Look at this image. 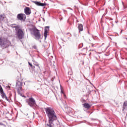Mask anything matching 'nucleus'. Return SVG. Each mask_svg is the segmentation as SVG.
<instances>
[{
  "label": "nucleus",
  "instance_id": "nucleus-1",
  "mask_svg": "<svg viewBox=\"0 0 127 127\" xmlns=\"http://www.w3.org/2000/svg\"><path fill=\"white\" fill-rule=\"evenodd\" d=\"M46 114L49 119L48 124L45 126L46 127H53V122L57 121L58 118L55 110L52 107H47L45 108Z\"/></svg>",
  "mask_w": 127,
  "mask_h": 127
},
{
  "label": "nucleus",
  "instance_id": "nucleus-2",
  "mask_svg": "<svg viewBox=\"0 0 127 127\" xmlns=\"http://www.w3.org/2000/svg\"><path fill=\"white\" fill-rule=\"evenodd\" d=\"M26 102L31 108H34L36 105V101L33 97H30L26 100Z\"/></svg>",
  "mask_w": 127,
  "mask_h": 127
},
{
  "label": "nucleus",
  "instance_id": "nucleus-3",
  "mask_svg": "<svg viewBox=\"0 0 127 127\" xmlns=\"http://www.w3.org/2000/svg\"><path fill=\"white\" fill-rule=\"evenodd\" d=\"M10 42L7 41H3L1 37H0V46H1L2 49L7 48L9 46Z\"/></svg>",
  "mask_w": 127,
  "mask_h": 127
},
{
  "label": "nucleus",
  "instance_id": "nucleus-4",
  "mask_svg": "<svg viewBox=\"0 0 127 127\" xmlns=\"http://www.w3.org/2000/svg\"><path fill=\"white\" fill-rule=\"evenodd\" d=\"M33 35L35 37V39L37 40H39L40 38H41V34H40V32H39V30L33 28Z\"/></svg>",
  "mask_w": 127,
  "mask_h": 127
},
{
  "label": "nucleus",
  "instance_id": "nucleus-5",
  "mask_svg": "<svg viewBox=\"0 0 127 127\" xmlns=\"http://www.w3.org/2000/svg\"><path fill=\"white\" fill-rule=\"evenodd\" d=\"M16 35L17 38L20 40L23 38L24 36V33L22 30H21V29L19 28L17 31H16Z\"/></svg>",
  "mask_w": 127,
  "mask_h": 127
},
{
  "label": "nucleus",
  "instance_id": "nucleus-6",
  "mask_svg": "<svg viewBox=\"0 0 127 127\" xmlns=\"http://www.w3.org/2000/svg\"><path fill=\"white\" fill-rule=\"evenodd\" d=\"M26 17L25 14L20 13L17 15V18L18 20H23V18H25Z\"/></svg>",
  "mask_w": 127,
  "mask_h": 127
},
{
  "label": "nucleus",
  "instance_id": "nucleus-7",
  "mask_svg": "<svg viewBox=\"0 0 127 127\" xmlns=\"http://www.w3.org/2000/svg\"><path fill=\"white\" fill-rule=\"evenodd\" d=\"M24 13L26 15H30L31 14V9L29 7H26L24 9Z\"/></svg>",
  "mask_w": 127,
  "mask_h": 127
},
{
  "label": "nucleus",
  "instance_id": "nucleus-8",
  "mask_svg": "<svg viewBox=\"0 0 127 127\" xmlns=\"http://www.w3.org/2000/svg\"><path fill=\"white\" fill-rule=\"evenodd\" d=\"M16 88L18 90H21L22 89V83L19 81H17L16 83Z\"/></svg>",
  "mask_w": 127,
  "mask_h": 127
},
{
  "label": "nucleus",
  "instance_id": "nucleus-9",
  "mask_svg": "<svg viewBox=\"0 0 127 127\" xmlns=\"http://www.w3.org/2000/svg\"><path fill=\"white\" fill-rule=\"evenodd\" d=\"M33 2H34L35 4H36V5H38V6H45L47 5L46 3H41L37 1H33Z\"/></svg>",
  "mask_w": 127,
  "mask_h": 127
},
{
  "label": "nucleus",
  "instance_id": "nucleus-10",
  "mask_svg": "<svg viewBox=\"0 0 127 127\" xmlns=\"http://www.w3.org/2000/svg\"><path fill=\"white\" fill-rule=\"evenodd\" d=\"M48 31H49V26L45 27L44 32L45 39H46V38L47 37V34L48 33Z\"/></svg>",
  "mask_w": 127,
  "mask_h": 127
},
{
  "label": "nucleus",
  "instance_id": "nucleus-11",
  "mask_svg": "<svg viewBox=\"0 0 127 127\" xmlns=\"http://www.w3.org/2000/svg\"><path fill=\"white\" fill-rule=\"evenodd\" d=\"M12 28H15V31H17L18 29L20 28V26L19 25H16V24H12L11 25Z\"/></svg>",
  "mask_w": 127,
  "mask_h": 127
},
{
  "label": "nucleus",
  "instance_id": "nucleus-12",
  "mask_svg": "<svg viewBox=\"0 0 127 127\" xmlns=\"http://www.w3.org/2000/svg\"><path fill=\"white\" fill-rule=\"evenodd\" d=\"M0 94L1 97H3L4 96H5V93H4V92H3V89H2L1 85H0Z\"/></svg>",
  "mask_w": 127,
  "mask_h": 127
},
{
  "label": "nucleus",
  "instance_id": "nucleus-13",
  "mask_svg": "<svg viewBox=\"0 0 127 127\" xmlns=\"http://www.w3.org/2000/svg\"><path fill=\"white\" fill-rule=\"evenodd\" d=\"M125 110H127V101L124 102L123 105L122 111H125Z\"/></svg>",
  "mask_w": 127,
  "mask_h": 127
},
{
  "label": "nucleus",
  "instance_id": "nucleus-14",
  "mask_svg": "<svg viewBox=\"0 0 127 127\" xmlns=\"http://www.w3.org/2000/svg\"><path fill=\"white\" fill-rule=\"evenodd\" d=\"M78 29L79 30V32L80 31H83V24H78Z\"/></svg>",
  "mask_w": 127,
  "mask_h": 127
},
{
  "label": "nucleus",
  "instance_id": "nucleus-15",
  "mask_svg": "<svg viewBox=\"0 0 127 127\" xmlns=\"http://www.w3.org/2000/svg\"><path fill=\"white\" fill-rule=\"evenodd\" d=\"M83 106L85 109H90L91 108L90 105L87 103H84Z\"/></svg>",
  "mask_w": 127,
  "mask_h": 127
},
{
  "label": "nucleus",
  "instance_id": "nucleus-16",
  "mask_svg": "<svg viewBox=\"0 0 127 127\" xmlns=\"http://www.w3.org/2000/svg\"><path fill=\"white\" fill-rule=\"evenodd\" d=\"M33 64L35 66H36V67H37V69H40V66H39V64H38V62L33 61Z\"/></svg>",
  "mask_w": 127,
  "mask_h": 127
},
{
  "label": "nucleus",
  "instance_id": "nucleus-17",
  "mask_svg": "<svg viewBox=\"0 0 127 127\" xmlns=\"http://www.w3.org/2000/svg\"><path fill=\"white\" fill-rule=\"evenodd\" d=\"M5 18V15L4 14L0 15V21H2Z\"/></svg>",
  "mask_w": 127,
  "mask_h": 127
},
{
  "label": "nucleus",
  "instance_id": "nucleus-18",
  "mask_svg": "<svg viewBox=\"0 0 127 127\" xmlns=\"http://www.w3.org/2000/svg\"><path fill=\"white\" fill-rule=\"evenodd\" d=\"M2 99H5V100H6V101H7L8 102H9V99L7 98V97H6V95L4 96V97H2Z\"/></svg>",
  "mask_w": 127,
  "mask_h": 127
},
{
  "label": "nucleus",
  "instance_id": "nucleus-19",
  "mask_svg": "<svg viewBox=\"0 0 127 127\" xmlns=\"http://www.w3.org/2000/svg\"><path fill=\"white\" fill-rule=\"evenodd\" d=\"M107 49H108V47L103 48L101 50L103 52H105V51H106V50H107Z\"/></svg>",
  "mask_w": 127,
  "mask_h": 127
},
{
  "label": "nucleus",
  "instance_id": "nucleus-20",
  "mask_svg": "<svg viewBox=\"0 0 127 127\" xmlns=\"http://www.w3.org/2000/svg\"><path fill=\"white\" fill-rule=\"evenodd\" d=\"M81 102L82 103H84V102H86V100H85V99H83V98H81Z\"/></svg>",
  "mask_w": 127,
  "mask_h": 127
},
{
  "label": "nucleus",
  "instance_id": "nucleus-21",
  "mask_svg": "<svg viewBox=\"0 0 127 127\" xmlns=\"http://www.w3.org/2000/svg\"><path fill=\"white\" fill-rule=\"evenodd\" d=\"M32 48H33L34 49H37V47L34 45V46H33Z\"/></svg>",
  "mask_w": 127,
  "mask_h": 127
},
{
  "label": "nucleus",
  "instance_id": "nucleus-22",
  "mask_svg": "<svg viewBox=\"0 0 127 127\" xmlns=\"http://www.w3.org/2000/svg\"><path fill=\"white\" fill-rule=\"evenodd\" d=\"M28 64L29 65V66H30V67H32V64H31V63H30V62H28Z\"/></svg>",
  "mask_w": 127,
  "mask_h": 127
},
{
  "label": "nucleus",
  "instance_id": "nucleus-23",
  "mask_svg": "<svg viewBox=\"0 0 127 127\" xmlns=\"http://www.w3.org/2000/svg\"><path fill=\"white\" fill-rule=\"evenodd\" d=\"M61 94H64V92H63V90H62V88H61Z\"/></svg>",
  "mask_w": 127,
  "mask_h": 127
},
{
  "label": "nucleus",
  "instance_id": "nucleus-24",
  "mask_svg": "<svg viewBox=\"0 0 127 127\" xmlns=\"http://www.w3.org/2000/svg\"><path fill=\"white\" fill-rule=\"evenodd\" d=\"M32 67L33 69H34L35 68V66L32 65Z\"/></svg>",
  "mask_w": 127,
  "mask_h": 127
},
{
  "label": "nucleus",
  "instance_id": "nucleus-25",
  "mask_svg": "<svg viewBox=\"0 0 127 127\" xmlns=\"http://www.w3.org/2000/svg\"><path fill=\"white\" fill-rule=\"evenodd\" d=\"M21 96L24 98H26V97L24 96H22V95L21 94Z\"/></svg>",
  "mask_w": 127,
  "mask_h": 127
},
{
  "label": "nucleus",
  "instance_id": "nucleus-26",
  "mask_svg": "<svg viewBox=\"0 0 127 127\" xmlns=\"http://www.w3.org/2000/svg\"><path fill=\"white\" fill-rule=\"evenodd\" d=\"M89 51H95V50H90Z\"/></svg>",
  "mask_w": 127,
  "mask_h": 127
},
{
  "label": "nucleus",
  "instance_id": "nucleus-27",
  "mask_svg": "<svg viewBox=\"0 0 127 127\" xmlns=\"http://www.w3.org/2000/svg\"><path fill=\"white\" fill-rule=\"evenodd\" d=\"M122 3L123 4L124 7H125V5H124V2H122Z\"/></svg>",
  "mask_w": 127,
  "mask_h": 127
},
{
  "label": "nucleus",
  "instance_id": "nucleus-28",
  "mask_svg": "<svg viewBox=\"0 0 127 127\" xmlns=\"http://www.w3.org/2000/svg\"><path fill=\"white\" fill-rule=\"evenodd\" d=\"M122 32H123V30H121V32H120L121 34H122Z\"/></svg>",
  "mask_w": 127,
  "mask_h": 127
},
{
  "label": "nucleus",
  "instance_id": "nucleus-29",
  "mask_svg": "<svg viewBox=\"0 0 127 127\" xmlns=\"http://www.w3.org/2000/svg\"><path fill=\"white\" fill-rule=\"evenodd\" d=\"M8 88L9 89H10V86H8Z\"/></svg>",
  "mask_w": 127,
  "mask_h": 127
},
{
  "label": "nucleus",
  "instance_id": "nucleus-30",
  "mask_svg": "<svg viewBox=\"0 0 127 127\" xmlns=\"http://www.w3.org/2000/svg\"><path fill=\"white\" fill-rule=\"evenodd\" d=\"M116 23H118V22H119V21H115Z\"/></svg>",
  "mask_w": 127,
  "mask_h": 127
},
{
  "label": "nucleus",
  "instance_id": "nucleus-31",
  "mask_svg": "<svg viewBox=\"0 0 127 127\" xmlns=\"http://www.w3.org/2000/svg\"><path fill=\"white\" fill-rule=\"evenodd\" d=\"M92 47H94V45H92Z\"/></svg>",
  "mask_w": 127,
  "mask_h": 127
},
{
  "label": "nucleus",
  "instance_id": "nucleus-32",
  "mask_svg": "<svg viewBox=\"0 0 127 127\" xmlns=\"http://www.w3.org/2000/svg\"><path fill=\"white\" fill-rule=\"evenodd\" d=\"M91 53L89 54V56L91 55Z\"/></svg>",
  "mask_w": 127,
  "mask_h": 127
},
{
  "label": "nucleus",
  "instance_id": "nucleus-33",
  "mask_svg": "<svg viewBox=\"0 0 127 127\" xmlns=\"http://www.w3.org/2000/svg\"><path fill=\"white\" fill-rule=\"evenodd\" d=\"M126 39H127V38H126Z\"/></svg>",
  "mask_w": 127,
  "mask_h": 127
},
{
  "label": "nucleus",
  "instance_id": "nucleus-34",
  "mask_svg": "<svg viewBox=\"0 0 127 127\" xmlns=\"http://www.w3.org/2000/svg\"><path fill=\"white\" fill-rule=\"evenodd\" d=\"M67 34H69V33H67Z\"/></svg>",
  "mask_w": 127,
  "mask_h": 127
}]
</instances>
